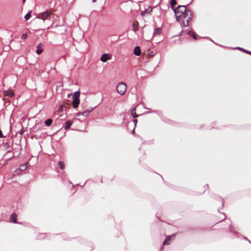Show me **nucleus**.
<instances>
[{
  "mask_svg": "<svg viewBox=\"0 0 251 251\" xmlns=\"http://www.w3.org/2000/svg\"><path fill=\"white\" fill-rule=\"evenodd\" d=\"M176 19L177 21H182L184 26H188L190 20L193 14L190 10L187 9L185 5H179L176 8L174 9Z\"/></svg>",
  "mask_w": 251,
  "mask_h": 251,
  "instance_id": "nucleus-1",
  "label": "nucleus"
},
{
  "mask_svg": "<svg viewBox=\"0 0 251 251\" xmlns=\"http://www.w3.org/2000/svg\"><path fill=\"white\" fill-rule=\"evenodd\" d=\"M51 14L52 12L50 11H46L40 13L38 18L42 20L45 22L46 20H50Z\"/></svg>",
  "mask_w": 251,
  "mask_h": 251,
  "instance_id": "nucleus-2",
  "label": "nucleus"
},
{
  "mask_svg": "<svg viewBox=\"0 0 251 251\" xmlns=\"http://www.w3.org/2000/svg\"><path fill=\"white\" fill-rule=\"evenodd\" d=\"M117 92L121 95H123L126 90V85L124 82H120L116 87Z\"/></svg>",
  "mask_w": 251,
  "mask_h": 251,
  "instance_id": "nucleus-3",
  "label": "nucleus"
},
{
  "mask_svg": "<svg viewBox=\"0 0 251 251\" xmlns=\"http://www.w3.org/2000/svg\"><path fill=\"white\" fill-rule=\"evenodd\" d=\"M109 59V55L105 53L102 54L100 57V60L103 62H106Z\"/></svg>",
  "mask_w": 251,
  "mask_h": 251,
  "instance_id": "nucleus-4",
  "label": "nucleus"
},
{
  "mask_svg": "<svg viewBox=\"0 0 251 251\" xmlns=\"http://www.w3.org/2000/svg\"><path fill=\"white\" fill-rule=\"evenodd\" d=\"M72 104L74 108H76L78 107L79 104V100L76 99H73Z\"/></svg>",
  "mask_w": 251,
  "mask_h": 251,
  "instance_id": "nucleus-5",
  "label": "nucleus"
},
{
  "mask_svg": "<svg viewBox=\"0 0 251 251\" xmlns=\"http://www.w3.org/2000/svg\"><path fill=\"white\" fill-rule=\"evenodd\" d=\"M134 54L136 56H139L141 54V49L139 46H136L134 50Z\"/></svg>",
  "mask_w": 251,
  "mask_h": 251,
  "instance_id": "nucleus-6",
  "label": "nucleus"
},
{
  "mask_svg": "<svg viewBox=\"0 0 251 251\" xmlns=\"http://www.w3.org/2000/svg\"><path fill=\"white\" fill-rule=\"evenodd\" d=\"M17 220V215L15 213H13L11 215L10 217V221L11 222L16 223Z\"/></svg>",
  "mask_w": 251,
  "mask_h": 251,
  "instance_id": "nucleus-7",
  "label": "nucleus"
},
{
  "mask_svg": "<svg viewBox=\"0 0 251 251\" xmlns=\"http://www.w3.org/2000/svg\"><path fill=\"white\" fill-rule=\"evenodd\" d=\"M72 125V123L71 121H67L65 123L64 128L65 129H68L70 128Z\"/></svg>",
  "mask_w": 251,
  "mask_h": 251,
  "instance_id": "nucleus-8",
  "label": "nucleus"
},
{
  "mask_svg": "<svg viewBox=\"0 0 251 251\" xmlns=\"http://www.w3.org/2000/svg\"><path fill=\"white\" fill-rule=\"evenodd\" d=\"M162 29L160 27L156 28L154 30L153 35H160Z\"/></svg>",
  "mask_w": 251,
  "mask_h": 251,
  "instance_id": "nucleus-9",
  "label": "nucleus"
},
{
  "mask_svg": "<svg viewBox=\"0 0 251 251\" xmlns=\"http://www.w3.org/2000/svg\"><path fill=\"white\" fill-rule=\"evenodd\" d=\"M132 29L133 30V31L134 32V33H136L137 31L138 30V24L137 23V24H135V23H133L132 25Z\"/></svg>",
  "mask_w": 251,
  "mask_h": 251,
  "instance_id": "nucleus-10",
  "label": "nucleus"
},
{
  "mask_svg": "<svg viewBox=\"0 0 251 251\" xmlns=\"http://www.w3.org/2000/svg\"><path fill=\"white\" fill-rule=\"evenodd\" d=\"M41 44H39L37 46V50L36 52L38 54H41L43 51V50L41 49Z\"/></svg>",
  "mask_w": 251,
  "mask_h": 251,
  "instance_id": "nucleus-11",
  "label": "nucleus"
},
{
  "mask_svg": "<svg viewBox=\"0 0 251 251\" xmlns=\"http://www.w3.org/2000/svg\"><path fill=\"white\" fill-rule=\"evenodd\" d=\"M92 110L93 109H87L85 110L84 111L82 112V115H83L84 117L87 116L90 114V113L92 111Z\"/></svg>",
  "mask_w": 251,
  "mask_h": 251,
  "instance_id": "nucleus-12",
  "label": "nucleus"
},
{
  "mask_svg": "<svg viewBox=\"0 0 251 251\" xmlns=\"http://www.w3.org/2000/svg\"><path fill=\"white\" fill-rule=\"evenodd\" d=\"M52 123V120L50 118L47 119L45 121V124L47 126H50L51 125Z\"/></svg>",
  "mask_w": 251,
  "mask_h": 251,
  "instance_id": "nucleus-13",
  "label": "nucleus"
},
{
  "mask_svg": "<svg viewBox=\"0 0 251 251\" xmlns=\"http://www.w3.org/2000/svg\"><path fill=\"white\" fill-rule=\"evenodd\" d=\"M79 96H80V92L79 91H77L74 93V94L73 96V99H79Z\"/></svg>",
  "mask_w": 251,
  "mask_h": 251,
  "instance_id": "nucleus-14",
  "label": "nucleus"
},
{
  "mask_svg": "<svg viewBox=\"0 0 251 251\" xmlns=\"http://www.w3.org/2000/svg\"><path fill=\"white\" fill-rule=\"evenodd\" d=\"M236 49H237V50H242L243 51V52H245L249 54H251V51H249V50H246L245 49H244L243 48H240V47H236L235 48Z\"/></svg>",
  "mask_w": 251,
  "mask_h": 251,
  "instance_id": "nucleus-15",
  "label": "nucleus"
},
{
  "mask_svg": "<svg viewBox=\"0 0 251 251\" xmlns=\"http://www.w3.org/2000/svg\"><path fill=\"white\" fill-rule=\"evenodd\" d=\"M31 11H29L25 16V19L27 21L28 20L31 18Z\"/></svg>",
  "mask_w": 251,
  "mask_h": 251,
  "instance_id": "nucleus-16",
  "label": "nucleus"
},
{
  "mask_svg": "<svg viewBox=\"0 0 251 251\" xmlns=\"http://www.w3.org/2000/svg\"><path fill=\"white\" fill-rule=\"evenodd\" d=\"M177 4V2H176V0H171V2H170V4H171V8L172 9H174V6L175 5H176Z\"/></svg>",
  "mask_w": 251,
  "mask_h": 251,
  "instance_id": "nucleus-17",
  "label": "nucleus"
},
{
  "mask_svg": "<svg viewBox=\"0 0 251 251\" xmlns=\"http://www.w3.org/2000/svg\"><path fill=\"white\" fill-rule=\"evenodd\" d=\"M131 114L133 116V118H136L138 117V115L136 114L135 109H133L131 111Z\"/></svg>",
  "mask_w": 251,
  "mask_h": 251,
  "instance_id": "nucleus-18",
  "label": "nucleus"
},
{
  "mask_svg": "<svg viewBox=\"0 0 251 251\" xmlns=\"http://www.w3.org/2000/svg\"><path fill=\"white\" fill-rule=\"evenodd\" d=\"M58 164L61 169H63L64 168L65 164L63 161H59Z\"/></svg>",
  "mask_w": 251,
  "mask_h": 251,
  "instance_id": "nucleus-19",
  "label": "nucleus"
},
{
  "mask_svg": "<svg viewBox=\"0 0 251 251\" xmlns=\"http://www.w3.org/2000/svg\"><path fill=\"white\" fill-rule=\"evenodd\" d=\"M26 169V164H24L20 166V170L22 171H24Z\"/></svg>",
  "mask_w": 251,
  "mask_h": 251,
  "instance_id": "nucleus-20",
  "label": "nucleus"
},
{
  "mask_svg": "<svg viewBox=\"0 0 251 251\" xmlns=\"http://www.w3.org/2000/svg\"><path fill=\"white\" fill-rule=\"evenodd\" d=\"M175 237V234H173L172 235H169L167 236L166 238V240H167V241L171 240L172 237Z\"/></svg>",
  "mask_w": 251,
  "mask_h": 251,
  "instance_id": "nucleus-21",
  "label": "nucleus"
},
{
  "mask_svg": "<svg viewBox=\"0 0 251 251\" xmlns=\"http://www.w3.org/2000/svg\"><path fill=\"white\" fill-rule=\"evenodd\" d=\"M152 11V8L151 7H149L148 9H146L144 11V12L146 13H150Z\"/></svg>",
  "mask_w": 251,
  "mask_h": 251,
  "instance_id": "nucleus-22",
  "label": "nucleus"
},
{
  "mask_svg": "<svg viewBox=\"0 0 251 251\" xmlns=\"http://www.w3.org/2000/svg\"><path fill=\"white\" fill-rule=\"evenodd\" d=\"M64 107H66V105H65V104H62V105L59 107V109L60 110H61L63 111V108H64Z\"/></svg>",
  "mask_w": 251,
  "mask_h": 251,
  "instance_id": "nucleus-23",
  "label": "nucleus"
},
{
  "mask_svg": "<svg viewBox=\"0 0 251 251\" xmlns=\"http://www.w3.org/2000/svg\"><path fill=\"white\" fill-rule=\"evenodd\" d=\"M170 243L167 241V240H165L163 243V246H164V245H169Z\"/></svg>",
  "mask_w": 251,
  "mask_h": 251,
  "instance_id": "nucleus-24",
  "label": "nucleus"
},
{
  "mask_svg": "<svg viewBox=\"0 0 251 251\" xmlns=\"http://www.w3.org/2000/svg\"><path fill=\"white\" fill-rule=\"evenodd\" d=\"M22 39H25L27 38V35L25 34H23L22 36Z\"/></svg>",
  "mask_w": 251,
  "mask_h": 251,
  "instance_id": "nucleus-25",
  "label": "nucleus"
},
{
  "mask_svg": "<svg viewBox=\"0 0 251 251\" xmlns=\"http://www.w3.org/2000/svg\"><path fill=\"white\" fill-rule=\"evenodd\" d=\"M188 34H189V35H190V36H192L193 34H194V32H193V31H191H191H189L188 32Z\"/></svg>",
  "mask_w": 251,
  "mask_h": 251,
  "instance_id": "nucleus-26",
  "label": "nucleus"
},
{
  "mask_svg": "<svg viewBox=\"0 0 251 251\" xmlns=\"http://www.w3.org/2000/svg\"><path fill=\"white\" fill-rule=\"evenodd\" d=\"M44 235H44V234H41L40 235V236H41V237H40L39 238V239H42V238H44Z\"/></svg>",
  "mask_w": 251,
  "mask_h": 251,
  "instance_id": "nucleus-27",
  "label": "nucleus"
},
{
  "mask_svg": "<svg viewBox=\"0 0 251 251\" xmlns=\"http://www.w3.org/2000/svg\"><path fill=\"white\" fill-rule=\"evenodd\" d=\"M11 152L10 151H8L6 152V153H5V156H7V155H8L9 154H11Z\"/></svg>",
  "mask_w": 251,
  "mask_h": 251,
  "instance_id": "nucleus-28",
  "label": "nucleus"
},
{
  "mask_svg": "<svg viewBox=\"0 0 251 251\" xmlns=\"http://www.w3.org/2000/svg\"><path fill=\"white\" fill-rule=\"evenodd\" d=\"M192 37L194 39H195V40L197 39V36L195 34H193Z\"/></svg>",
  "mask_w": 251,
  "mask_h": 251,
  "instance_id": "nucleus-29",
  "label": "nucleus"
},
{
  "mask_svg": "<svg viewBox=\"0 0 251 251\" xmlns=\"http://www.w3.org/2000/svg\"><path fill=\"white\" fill-rule=\"evenodd\" d=\"M133 123H134V124H135V126H136V124H137V120H136V119L134 120V121H133Z\"/></svg>",
  "mask_w": 251,
  "mask_h": 251,
  "instance_id": "nucleus-30",
  "label": "nucleus"
},
{
  "mask_svg": "<svg viewBox=\"0 0 251 251\" xmlns=\"http://www.w3.org/2000/svg\"><path fill=\"white\" fill-rule=\"evenodd\" d=\"M223 217H224L223 219V220L226 219V215L224 213H223Z\"/></svg>",
  "mask_w": 251,
  "mask_h": 251,
  "instance_id": "nucleus-31",
  "label": "nucleus"
},
{
  "mask_svg": "<svg viewBox=\"0 0 251 251\" xmlns=\"http://www.w3.org/2000/svg\"><path fill=\"white\" fill-rule=\"evenodd\" d=\"M145 14H146V12H144V11L142 12L141 15H144Z\"/></svg>",
  "mask_w": 251,
  "mask_h": 251,
  "instance_id": "nucleus-32",
  "label": "nucleus"
},
{
  "mask_svg": "<svg viewBox=\"0 0 251 251\" xmlns=\"http://www.w3.org/2000/svg\"><path fill=\"white\" fill-rule=\"evenodd\" d=\"M164 247H163V246H162L161 248H160V250L159 251H161L163 249Z\"/></svg>",
  "mask_w": 251,
  "mask_h": 251,
  "instance_id": "nucleus-33",
  "label": "nucleus"
},
{
  "mask_svg": "<svg viewBox=\"0 0 251 251\" xmlns=\"http://www.w3.org/2000/svg\"><path fill=\"white\" fill-rule=\"evenodd\" d=\"M77 116H80V115H82V113H80V112H79L78 113H77Z\"/></svg>",
  "mask_w": 251,
  "mask_h": 251,
  "instance_id": "nucleus-34",
  "label": "nucleus"
},
{
  "mask_svg": "<svg viewBox=\"0 0 251 251\" xmlns=\"http://www.w3.org/2000/svg\"><path fill=\"white\" fill-rule=\"evenodd\" d=\"M9 95H10V97H12V96H14V94H13V93H11V94H10Z\"/></svg>",
  "mask_w": 251,
  "mask_h": 251,
  "instance_id": "nucleus-35",
  "label": "nucleus"
},
{
  "mask_svg": "<svg viewBox=\"0 0 251 251\" xmlns=\"http://www.w3.org/2000/svg\"><path fill=\"white\" fill-rule=\"evenodd\" d=\"M222 206H223L224 205V200H222Z\"/></svg>",
  "mask_w": 251,
  "mask_h": 251,
  "instance_id": "nucleus-36",
  "label": "nucleus"
},
{
  "mask_svg": "<svg viewBox=\"0 0 251 251\" xmlns=\"http://www.w3.org/2000/svg\"><path fill=\"white\" fill-rule=\"evenodd\" d=\"M152 112L153 113H157V111L156 110H153Z\"/></svg>",
  "mask_w": 251,
  "mask_h": 251,
  "instance_id": "nucleus-37",
  "label": "nucleus"
},
{
  "mask_svg": "<svg viewBox=\"0 0 251 251\" xmlns=\"http://www.w3.org/2000/svg\"><path fill=\"white\" fill-rule=\"evenodd\" d=\"M26 0H23V3H24L25 2Z\"/></svg>",
  "mask_w": 251,
  "mask_h": 251,
  "instance_id": "nucleus-38",
  "label": "nucleus"
},
{
  "mask_svg": "<svg viewBox=\"0 0 251 251\" xmlns=\"http://www.w3.org/2000/svg\"><path fill=\"white\" fill-rule=\"evenodd\" d=\"M134 132V128L132 130V133H133Z\"/></svg>",
  "mask_w": 251,
  "mask_h": 251,
  "instance_id": "nucleus-39",
  "label": "nucleus"
},
{
  "mask_svg": "<svg viewBox=\"0 0 251 251\" xmlns=\"http://www.w3.org/2000/svg\"><path fill=\"white\" fill-rule=\"evenodd\" d=\"M92 2H96V0H92Z\"/></svg>",
  "mask_w": 251,
  "mask_h": 251,
  "instance_id": "nucleus-40",
  "label": "nucleus"
},
{
  "mask_svg": "<svg viewBox=\"0 0 251 251\" xmlns=\"http://www.w3.org/2000/svg\"><path fill=\"white\" fill-rule=\"evenodd\" d=\"M63 31H66L65 27H64V28H63Z\"/></svg>",
  "mask_w": 251,
  "mask_h": 251,
  "instance_id": "nucleus-41",
  "label": "nucleus"
},
{
  "mask_svg": "<svg viewBox=\"0 0 251 251\" xmlns=\"http://www.w3.org/2000/svg\"><path fill=\"white\" fill-rule=\"evenodd\" d=\"M149 113H150V111H148V112H145L146 114Z\"/></svg>",
  "mask_w": 251,
  "mask_h": 251,
  "instance_id": "nucleus-42",
  "label": "nucleus"
},
{
  "mask_svg": "<svg viewBox=\"0 0 251 251\" xmlns=\"http://www.w3.org/2000/svg\"><path fill=\"white\" fill-rule=\"evenodd\" d=\"M205 187H206L207 188H208V185L207 184L206 186H205Z\"/></svg>",
  "mask_w": 251,
  "mask_h": 251,
  "instance_id": "nucleus-43",
  "label": "nucleus"
},
{
  "mask_svg": "<svg viewBox=\"0 0 251 251\" xmlns=\"http://www.w3.org/2000/svg\"><path fill=\"white\" fill-rule=\"evenodd\" d=\"M119 39V37H118L117 39L116 40L117 41Z\"/></svg>",
  "mask_w": 251,
  "mask_h": 251,
  "instance_id": "nucleus-44",
  "label": "nucleus"
},
{
  "mask_svg": "<svg viewBox=\"0 0 251 251\" xmlns=\"http://www.w3.org/2000/svg\"><path fill=\"white\" fill-rule=\"evenodd\" d=\"M58 26H59L58 25H56V26H55L54 27H58Z\"/></svg>",
  "mask_w": 251,
  "mask_h": 251,
  "instance_id": "nucleus-45",
  "label": "nucleus"
},
{
  "mask_svg": "<svg viewBox=\"0 0 251 251\" xmlns=\"http://www.w3.org/2000/svg\"><path fill=\"white\" fill-rule=\"evenodd\" d=\"M145 109H149V108H147V107H144Z\"/></svg>",
  "mask_w": 251,
  "mask_h": 251,
  "instance_id": "nucleus-46",
  "label": "nucleus"
}]
</instances>
